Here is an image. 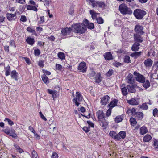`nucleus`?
Listing matches in <instances>:
<instances>
[{
  "label": "nucleus",
  "instance_id": "1",
  "mask_svg": "<svg viewBox=\"0 0 158 158\" xmlns=\"http://www.w3.org/2000/svg\"><path fill=\"white\" fill-rule=\"evenodd\" d=\"M72 27L77 33H83L86 30V27L84 23H78L72 25Z\"/></svg>",
  "mask_w": 158,
  "mask_h": 158
},
{
  "label": "nucleus",
  "instance_id": "2",
  "mask_svg": "<svg viewBox=\"0 0 158 158\" xmlns=\"http://www.w3.org/2000/svg\"><path fill=\"white\" fill-rule=\"evenodd\" d=\"M119 10L120 12L123 15H131L132 13V11L130 8H128L124 4H122L120 5Z\"/></svg>",
  "mask_w": 158,
  "mask_h": 158
},
{
  "label": "nucleus",
  "instance_id": "3",
  "mask_svg": "<svg viewBox=\"0 0 158 158\" xmlns=\"http://www.w3.org/2000/svg\"><path fill=\"white\" fill-rule=\"evenodd\" d=\"M146 14L145 11L139 9L135 10L133 13L135 17L138 19H142Z\"/></svg>",
  "mask_w": 158,
  "mask_h": 158
},
{
  "label": "nucleus",
  "instance_id": "4",
  "mask_svg": "<svg viewBox=\"0 0 158 158\" xmlns=\"http://www.w3.org/2000/svg\"><path fill=\"white\" fill-rule=\"evenodd\" d=\"M3 131L7 135L12 136L13 138H16L17 137L15 130L13 129H10L8 127H6L5 129L3 130Z\"/></svg>",
  "mask_w": 158,
  "mask_h": 158
},
{
  "label": "nucleus",
  "instance_id": "5",
  "mask_svg": "<svg viewBox=\"0 0 158 158\" xmlns=\"http://www.w3.org/2000/svg\"><path fill=\"white\" fill-rule=\"evenodd\" d=\"M76 97L73 99V102L75 103L76 106H78L80 104L79 102L82 101V97L80 93L78 92H76Z\"/></svg>",
  "mask_w": 158,
  "mask_h": 158
},
{
  "label": "nucleus",
  "instance_id": "6",
  "mask_svg": "<svg viewBox=\"0 0 158 158\" xmlns=\"http://www.w3.org/2000/svg\"><path fill=\"white\" fill-rule=\"evenodd\" d=\"M133 74L137 81L140 83L145 82V78L143 75L135 71L133 73Z\"/></svg>",
  "mask_w": 158,
  "mask_h": 158
},
{
  "label": "nucleus",
  "instance_id": "7",
  "mask_svg": "<svg viewBox=\"0 0 158 158\" xmlns=\"http://www.w3.org/2000/svg\"><path fill=\"white\" fill-rule=\"evenodd\" d=\"M77 69L80 72L82 73L85 72L87 70L86 63L84 62H81L79 64Z\"/></svg>",
  "mask_w": 158,
  "mask_h": 158
},
{
  "label": "nucleus",
  "instance_id": "8",
  "mask_svg": "<svg viewBox=\"0 0 158 158\" xmlns=\"http://www.w3.org/2000/svg\"><path fill=\"white\" fill-rule=\"evenodd\" d=\"M96 115L98 121H102L104 120L106 117L105 114L102 110H99L96 113Z\"/></svg>",
  "mask_w": 158,
  "mask_h": 158
},
{
  "label": "nucleus",
  "instance_id": "9",
  "mask_svg": "<svg viewBox=\"0 0 158 158\" xmlns=\"http://www.w3.org/2000/svg\"><path fill=\"white\" fill-rule=\"evenodd\" d=\"M143 28L142 26L139 25H136L135 26L134 30L136 34L142 35L144 33L143 31Z\"/></svg>",
  "mask_w": 158,
  "mask_h": 158
},
{
  "label": "nucleus",
  "instance_id": "10",
  "mask_svg": "<svg viewBox=\"0 0 158 158\" xmlns=\"http://www.w3.org/2000/svg\"><path fill=\"white\" fill-rule=\"evenodd\" d=\"M143 38L139 34H134V40L135 42L138 43H142L143 40Z\"/></svg>",
  "mask_w": 158,
  "mask_h": 158
},
{
  "label": "nucleus",
  "instance_id": "11",
  "mask_svg": "<svg viewBox=\"0 0 158 158\" xmlns=\"http://www.w3.org/2000/svg\"><path fill=\"white\" fill-rule=\"evenodd\" d=\"M72 29L70 27H66L62 28L61 30V33L63 35L65 36L69 35L71 33Z\"/></svg>",
  "mask_w": 158,
  "mask_h": 158
},
{
  "label": "nucleus",
  "instance_id": "12",
  "mask_svg": "<svg viewBox=\"0 0 158 158\" xmlns=\"http://www.w3.org/2000/svg\"><path fill=\"white\" fill-rule=\"evenodd\" d=\"M126 80L128 83L133 84L134 83V79L133 75L131 73H129L126 78Z\"/></svg>",
  "mask_w": 158,
  "mask_h": 158
},
{
  "label": "nucleus",
  "instance_id": "13",
  "mask_svg": "<svg viewBox=\"0 0 158 158\" xmlns=\"http://www.w3.org/2000/svg\"><path fill=\"white\" fill-rule=\"evenodd\" d=\"M7 19L9 21L15 20L16 17V12H15L14 14L7 13L6 14Z\"/></svg>",
  "mask_w": 158,
  "mask_h": 158
},
{
  "label": "nucleus",
  "instance_id": "14",
  "mask_svg": "<svg viewBox=\"0 0 158 158\" xmlns=\"http://www.w3.org/2000/svg\"><path fill=\"white\" fill-rule=\"evenodd\" d=\"M84 23L85 24V26H87V28L89 29H91L94 28V24L93 23H90L87 19H85L84 21Z\"/></svg>",
  "mask_w": 158,
  "mask_h": 158
},
{
  "label": "nucleus",
  "instance_id": "15",
  "mask_svg": "<svg viewBox=\"0 0 158 158\" xmlns=\"http://www.w3.org/2000/svg\"><path fill=\"white\" fill-rule=\"evenodd\" d=\"M110 98L108 95L103 97L101 100V103L102 105H105L108 102L109 99Z\"/></svg>",
  "mask_w": 158,
  "mask_h": 158
},
{
  "label": "nucleus",
  "instance_id": "16",
  "mask_svg": "<svg viewBox=\"0 0 158 158\" xmlns=\"http://www.w3.org/2000/svg\"><path fill=\"white\" fill-rule=\"evenodd\" d=\"M144 63L146 67H149L152 65L153 61L150 58H148L144 61Z\"/></svg>",
  "mask_w": 158,
  "mask_h": 158
},
{
  "label": "nucleus",
  "instance_id": "17",
  "mask_svg": "<svg viewBox=\"0 0 158 158\" xmlns=\"http://www.w3.org/2000/svg\"><path fill=\"white\" fill-rule=\"evenodd\" d=\"M127 102L130 105H137L139 104V101L134 98H132L129 100H127Z\"/></svg>",
  "mask_w": 158,
  "mask_h": 158
},
{
  "label": "nucleus",
  "instance_id": "18",
  "mask_svg": "<svg viewBox=\"0 0 158 158\" xmlns=\"http://www.w3.org/2000/svg\"><path fill=\"white\" fill-rule=\"evenodd\" d=\"M140 46V44L139 43L135 42L131 47V49L133 51H137L139 49Z\"/></svg>",
  "mask_w": 158,
  "mask_h": 158
},
{
  "label": "nucleus",
  "instance_id": "19",
  "mask_svg": "<svg viewBox=\"0 0 158 158\" xmlns=\"http://www.w3.org/2000/svg\"><path fill=\"white\" fill-rule=\"evenodd\" d=\"M127 89L129 92L131 93H135L136 91L135 89V85H128L127 86Z\"/></svg>",
  "mask_w": 158,
  "mask_h": 158
},
{
  "label": "nucleus",
  "instance_id": "20",
  "mask_svg": "<svg viewBox=\"0 0 158 158\" xmlns=\"http://www.w3.org/2000/svg\"><path fill=\"white\" fill-rule=\"evenodd\" d=\"M18 73L15 70H13L11 73V78L15 81H17L18 80Z\"/></svg>",
  "mask_w": 158,
  "mask_h": 158
},
{
  "label": "nucleus",
  "instance_id": "21",
  "mask_svg": "<svg viewBox=\"0 0 158 158\" xmlns=\"http://www.w3.org/2000/svg\"><path fill=\"white\" fill-rule=\"evenodd\" d=\"M148 132L147 128L145 126H142L140 129V134L141 135L146 134Z\"/></svg>",
  "mask_w": 158,
  "mask_h": 158
},
{
  "label": "nucleus",
  "instance_id": "22",
  "mask_svg": "<svg viewBox=\"0 0 158 158\" xmlns=\"http://www.w3.org/2000/svg\"><path fill=\"white\" fill-rule=\"evenodd\" d=\"M104 58L106 60H110L113 59L111 52H107L104 55Z\"/></svg>",
  "mask_w": 158,
  "mask_h": 158
},
{
  "label": "nucleus",
  "instance_id": "23",
  "mask_svg": "<svg viewBox=\"0 0 158 158\" xmlns=\"http://www.w3.org/2000/svg\"><path fill=\"white\" fill-rule=\"evenodd\" d=\"M26 42L27 44L31 45H33L35 42V40L33 38L30 37H28L26 40Z\"/></svg>",
  "mask_w": 158,
  "mask_h": 158
},
{
  "label": "nucleus",
  "instance_id": "24",
  "mask_svg": "<svg viewBox=\"0 0 158 158\" xmlns=\"http://www.w3.org/2000/svg\"><path fill=\"white\" fill-rule=\"evenodd\" d=\"M4 69L5 72V75L6 76L9 75L10 72V67L9 65L6 67L5 66Z\"/></svg>",
  "mask_w": 158,
  "mask_h": 158
},
{
  "label": "nucleus",
  "instance_id": "25",
  "mask_svg": "<svg viewBox=\"0 0 158 158\" xmlns=\"http://www.w3.org/2000/svg\"><path fill=\"white\" fill-rule=\"evenodd\" d=\"M152 137L151 136L147 134L145 135L143 138V140L145 142H149L150 140H151Z\"/></svg>",
  "mask_w": 158,
  "mask_h": 158
},
{
  "label": "nucleus",
  "instance_id": "26",
  "mask_svg": "<svg viewBox=\"0 0 158 158\" xmlns=\"http://www.w3.org/2000/svg\"><path fill=\"white\" fill-rule=\"evenodd\" d=\"M90 14L92 15V18L94 20L96 19L97 18V15H98L99 14L95 12V11H94L92 10H90Z\"/></svg>",
  "mask_w": 158,
  "mask_h": 158
},
{
  "label": "nucleus",
  "instance_id": "27",
  "mask_svg": "<svg viewBox=\"0 0 158 158\" xmlns=\"http://www.w3.org/2000/svg\"><path fill=\"white\" fill-rule=\"evenodd\" d=\"M141 52H135L131 53V56L132 57H134L135 59H136L139 56L141 55Z\"/></svg>",
  "mask_w": 158,
  "mask_h": 158
},
{
  "label": "nucleus",
  "instance_id": "28",
  "mask_svg": "<svg viewBox=\"0 0 158 158\" xmlns=\"http://www.w3.org/2000/svg\"><path fill=\"white\" fill-rule=\"evenodd\" d=\"M27 30L29 32L31 33L32 35H35L36 36L37 35L35 30L30 27H28L27 28Z\"/></svg>",
  "mask_w": 158,
  "mask_h": 158
},
{
  "label": "nucleus",
  "instance_id": "29",
  "mask_svg": "<svg viewBox=\"0 0 158 158\" xmlns=\"http://www.w3.org/2000/svg\"><path fill=\"white\" fill-rule=\"evenodd\" d=\"M123 85H122L121 86V90L122 92V94L123 96H126L127 95L128 93H127V88H126L125 87H123Z\"/></svg>",
  "mask_w": 158,
  "mask_h": 158
},
{
  "label": "nucleus",
  "instance_id": "30",
  "mask_svg": "<svg viewBox=\"0 0 158 158\" xmlns=\"http://www.w3.org/2000/svg\"><path fill=\"white\" fill-rule=\"evenodd\" d=\"M37 6H33L30 5L27 6V10H33L35 11H37V9L36 7Z\"/></svg>",
  "mask_w": 158,
  "mask_h": 158
},
{
  "label": "nucleus",
  "instance_id": "31",
  "mask_svg": "<svg viewBox=\"0 0 158 158\" xmlns=\"http://www.w3.org/2000/svg\"><path fill=\"white\" fill-rule=\"evenodd\" d=\"M135 115L137 118L139 120H141L143 117V113L141 112H137Z\"/></svg>",
  "mask_w": 158,
  "mask_h": 158
},
{
  "label": "nucleus",
  "instance_id": "32",
  "mask_svg": "<svg viewBox=\"0 0 158 158\" xmlns=\"http://www.w3.org/2000/svg\"><path fill=\"white\" fill-rule=\"evenodd\" d=\"M48 92L49 93L51 94L52 95V97L54 98H56V91H53L52 90H51L49 89H48Z\"/></svg>",
  "mask_w": 158,
  "mask_h": 158
},
{
  "label": "nucleus",
  "instance_id": "33",
  "mask_svg": "<svg viewBox=\"0 0 158 158\" xmlns=\"http://www.w3.org/2000/svg\"><path fill=\"white\" fill-rule=\"evenodd\" d=\"M143 83V86L145 89L148 88L150 86V82L148 80H147L146 81L145 80V82Z\"/></svg>",
  "mask_w": 158,
  "mask_h": 158
},
{
  "label": "nucleus",
  "instance_id": "34",
  "mask_svg": "<svg viewBox=\"0 0 158 158\" xmlns=\"http://www.w3.org/2000/svg\"><path fill=\"white\" fill-rule=\"evenodd\" d=\"M100 74L99 73H97L95 77V82L97 83H99L101 81Z\"/></svg>",
  "mask_w": 158,
  "mask_h": 158
},
{
  "label": "nucleus",
  "instance_id": "35",
  "mask_svg": "<svg viewBox=\"0 0 158 158\" xmlns=\"http://www.w3.org/2000/svg\"><path fill=\"white\" fill-rule=\"evenodd\" d=\"M130 122L131 125L133 126H135L137 124V121L136 119L132 117L130 118Z\"/></svg>",
  "mask_w": 158,
  "mask_h": 158
},
{
  "label": "nucleus",
  "instance_id": "36",
  "mask_svg": "<svg viewBox=\"0 0 158 158\" xmlns=\"http://www.w3.org/2000/svg\"><path fill=\"white\" fill-rule=\"evenodd\" d=\"M123 119V118L122 116H117L115 119V122L116 123H118L121 122Z\"/></svg>",
  "mask_w": 158,
  "mask_h": 158
},
{
  "label": "nucleus",
  "instance_id": "37",
  "mask_svg": "<svg viewBox=\"0 0 158 158\" xmlns=\"http://www.w3.org/2000/svg\"><path fill=\"white\" fill-rule=\"evenodd\" d=\"M96 4L100 8H102L105 6V4L103 2L97 1L96 2Z\"/></svg>",
  "mask_w": 158,
  "mask_h": 158
},
{
  "label": "nucleus",
  "instance_id": "38",
  "mask_svg": "<svg viewBox=\"0 0 158 158\" xmlns=\"http://www.w3.org/2000/svg\"><path fill=\"white\" fill-rule=\"evenodd\" d=\"M101 122L100 123V125L105 128H106L108 125L107 122L106 121L105 119Z\"/></svg>",
  "mask_w": 158,
  "mask_h": 158
},
{
  "label": "nucleus",
  "instance_id": "39",
  "mask_svg": "<svg viewBox=\"0 0 158 158\" xmlns=\"http://www.w3.org/2000/svg\"><path fill=\"white\" fill-rule=\"evenodd\" d=\"M117 101L116 100L111 102L109 105L110 107L112 108L116 106Z\"/></svg>",
  "mask_w": 158,
  "mask_h": 158
},
{
  "label": "nucleus",
  "instance_id": "40",
  "mask_svg": "<svg viewBox=\"0 0 158 158\" xmlns=\"http://www.w3.org/2000/svg\"><path fill=\"white\" fill-rule=\"evenodd\" d=\"M58 56L59 58L61 60L64 59L65 58L64 54L61 52H60L58 53Z\"/></svg>",
  "mask_w": 158,
  "mask_h": 158
},
{
  "label": "nucleus",
  "instance_id": "41",
  "mask_svg": "<svg viewBox=\"0 0 158 158\" xmlns=\"http://www.w3.org/2000/svg\"><path fill=\"white\" fill-rule=\"evenodd\" d=\"M42 78L43 82L45 83H47V82L48 83V78L45 74H44L42 76Z\"/></svg>",
  "mask_w": 158,
  "mask_h": 158
},
{
  "label": "nucleus",
  "instance_id": "42",
  "mask_svg": "<svg viewBox=\"0 0 158 158\" xmlns=\"http://www.w3.org/2000/svg\"><path fill=\"white\" fill-rule=\"evenodd\" d=\"M31 154L32 158H39L37 153L34 150H32Z\"/></svg>",
  "mask_w": 158,
  "mask_h": 158
},
{
  "label": "nucleus",
  "instance_id": "43",
  "mask_svg": "<svg viewBox=\"0 0 158 158\" xmlns=\"http://www.w3.org/2000/svg\"><path fill=\"white\" fill-rule=\"evenodd\" d=\"M119 135L122 139H124L125 138L126 136V134L125 131H121L119 133Z\"/></svg>",
  "mask_w": 158,
  "mask_h": 158
},
{
  "label": "nucleus",
  "instance_id": "44",
  "mask_svg": "<svg viewBox=\"0 0 158 158\" xmlns=\"http://www.w3.org/2000/svg\"><path fill=\"white\" fill-rule=\"evenodd\" d=\"M96 19L97 23L98 24H102L104 22L103 19L101 17L97 18Z\"/></svg>",
  "mask_w": 158,
  "mask_h": 158
},
{
  "label": "nucleus",
  "instance_id": "45",
  "mask_svg": "<svg viewBox=\"0 0 158 158\" xmlns=\"http://www.w3.org/2000/svg\"><path fill=\"white\" fill-rule=\"evenodd\" d=\"M124 62L125 63H130V57L128 56H125L124 58Z\"/></svg>",
  "mask_w": 158,
  "mask_h": 158
},
{
  "label": "nucleus",
  "instance_id": "46",
  "mask_svg": "<svg viewBox=\"0 0 158 158\" xmlns=\"http://www.w3.org/2000/svg\"><path fill=\"white\" fill-rule=\"evenodd\" d=\"M140 108L146 110L148 109V106L146 103H143L142 105L140 106Z\"/></svg>",
  "mask_w": 158,
  "mask_h": 158
},
{
  "label": "nucleus",
  "instance_id": "47",
  "mask_svg": "<svg viewBox=\"0 0 158 158\" xmlns=\"http://www.w3.org/2000/svg\"><path fill=\"white\" fill-rule=\"evenodd\" d=\"M114 73V71L112 69H110L109 71L106 74L107 76H110Z\"/></svg>",
  "mask_w": 158,
  "mask_h": 158
},
{
  "label": "nucleus",
  "instance_id": "48",
  "mask_svg": "<svg viewBox=\"0 0 158 158\" xmlns=\"http://www.w3.org/2000/svg\"><path fill=\"white\" fill-rule=\"evenodd\" d=\"M4 121H7V122H8V124L11 126H12L14 124V123L13 122L8 118H6L4 120Z\"/></svg>",
  "mask_w": 158,
  "mask_h": 158
},
{
  "label": "nucleus",
  "instance_id": "49",
  "mask_svg": "<svg viewBox=\"0 0 158 158\" xmlns=\"http://www.w3.org/2000/svg\"><path fill=\"white\" fill-rule=\"evenodd\" d=\"M90 127L88 126V127H84L83 129L87 133L90 131Z\"/></svg>",
  "mask_w": 158,
  "mask_h": 158
},
{
  "label": "nucleus",
  "instance_id": "50",
  "mask_svg": "<svg viewBox=\"0 0 158 158\" xmlns=\"http://www.w3.org/2000/svg\"><path fill=\"white\" fill-rule=\"evenodd\" d=\"M39 115L41 118L45 121H47L46 118L45 116L43 115L41 112L40 111L39 112Z\"/></svg>",
  "mask_w": 158,
  "mask_h": 158
},
{
  "label": "nucleus",
  "instance_id": "51",
  "mask_svg": "<svg viewBox=\"0 0 158 158\" xmlns=\"http://www.w3.org/2000/svg\"><path fill=\"white\" fill-rule=\"evenodd\" d=\"M40 53V52L39 49H37L35 50L34 54L35 56H38Z\"/></svg>",
  "mask_w": 158,
  "mask_h": 158
},
{
  "label": "nucleus",
  "instance_id": "52",
  "mask_svg": "<svg viewBox=\"0 0 158 158\" xmlns=\"http://www.w3.org/2000/svg\"><path fill=\"white\" fill-rule=\"evenodd\" d=\"M116 133L114 131H110L109 133V135L110 136H111L112 138H113L114 136L116 134Z\"/></svg>",
  "mask_w": 158,
  "mask_h": 158
},
{
  "label": "nucleus",
  "instance_id": "53",
  "mask_svg": "<svg viewBox=\"0 0 158 158\" xmlns=\"http://www.w3.org/2000/svg\"><path fill=\"white\" fill-rule=\"evenodd\" d=\"M129 111H130V112L132 113V114L133 115H135L137 112H136V110L134 108L129 110Z\"/></svg>",
  "mask_w": 158,
  "mask_h": 158
},
{
  "label": "nucleus",
  "instance_id": "54",
  "mask_svg": "<svg viewBox=\"0 0 158 158\" xmlns=\"http://www.w3.org/2000/svg\"><path fill=\"white\" fill-rule=\"evenodd\" d=\"M158 112V110L157 108H155L153 111V114L154 116H156L157 115Z\"/></svg>",
  "mask_w": 158,
  "mask_h": 158
},
{
  "label": "nucleus",
  "instance_id": "55",
  "mask_svg": "<svg viewBox=\"0 0 158 158\" xmlns=\"http://www.w3.org/2000/svg\"><path fill=\"white\" fill-rule=\"evenodd\" d=\"M121 65V64L119 62H114L113 63V65L117 67L120 66Z\"/></svg>",
  "mask_w": 158,
  "mask_h": 158
},
{
  "label": "nucleus",
  "instance_id": "56",
  "mask_svg": "<svg viewBox=\"0 0 158 158\" xmlns=\"http://www.w3.org/2000/svg\"><path fill=\"white\" fill-rule=\"evenodd\" d=\"M58 154L55 152H53L51 156L52 158H58Z\"/></svg>",
  "mask_w": 158,
  "mask_h": 158
},
{
  "label": "nucleus",
  "instance_id": "57",
  "mask_svg": "<svg viewBox=\"0 0 158 158\" xmlns=\"http://www.w3.org/2000/svg\"><path fill=\"white\" fill-rule=\"evenodd\" d=\"M35 138L36 139H40V136L35 131L34 133Z\"/></svg>",
  "mask_w": 158,
  "mask_h": 158
},
{
  "label": "nucleus",
  "instance_id": "58",
  "mask_svg": "<svg viewBox=\"0 0 158 158\" xmlns=\"http://www.w3.org/2000/svg\"><path fill=\"white\" fill-rule=\"evenodd\" d=\"M114 138L117 140H119L121 139L119 135L117 133H116V134L114 136Z\"/></svg>",
  "mask_w": 158,
  "mask_h": 158
},
{
  "label": "nucleus",
  "instance_id": "59",
  "mask_svg": "<svg viewBox=\"0 0 158 158\" xmlns=\"http://www.w3.org/2000/svg\"><path fill=\"white\" fill-rule=\"evenodd\" d=\"M20 20L22 22H25L27 20L26 16H22L20 18Z\"/></svg>",
  "mask_w": 158,
  "mask_h": 158
},
{
  "label": "nucleus",
  "instance_id": "60",
  "mask_svg": "<svg viewBox=\"0 0 158 158\" xmlns=\"http://www.w3.org/2000/svg\"><path fill=\"white\" fill-rule=\"evenodd\" d=\"M38 65L40 67H43L44 66V61L43 60H41L39 61Z\"/></svg>",
  "mask_w": 158,
  "mask_h": 158
},
{
  "label": "nucleus",
  "instance_id": "61",
  "mask_svg": "<svg viewBox=\"0 0 158 158\" xmlns=\"http://www.w3.org/2000/svg\"><path fill=\"white\" fill-rule=\"evenodd\" d=\"M56 69L59 70H61L62 68V66L60 64H56Z\"/></svg>",
  "mask_w": 158,
  "mask_h": 158
},
{
  "label": "nucleus",
  "instance_id": "62",
  "mask_svg": "<svg viewBox=\"0 0 158 158\" xmlns=\"http://www.w3.org/2000/svg\"><path fill=\"white\" fill-rule=\"evenodd\" d=\"M40 23L41 24L44 22V17L42 16L40 17V20L39 21Z\"/></svg>",
  "mask_w": 158,
  "mask_h": 158
},
{
  "label": "nucleus",
  "instance_id": "63",
  "mask_svg": "<svg viewBox=\"0 0 158 158\" xmlns=\"http://www.w3.org/2000/svg\"><path fill=\"white\" fill-rule=\"evenodd\" d=\"M24 59L26 63L28 64H30L31 63V62L29 59L27 57H24Z\"/></svg>",
  "mask_w": 158,
  "mask_h": 158
},
{
  "label": "nucleus",
  "instance_id": "64",
  "mask_svg": "<svg viewBox=\"0 0 158 158\" xmlns=\"http://www.w3.org/2000/svg\"><path fill=\"white\" fill-rule=\"evenodd\" d=\"M29 3L33 5L34 6H35L37 7L38 6V5L36 4V3L33 0H30L29 1Z\"/></svg>",
  "mask_w": 158,
  "mask_h": 158
}]
</instances>
